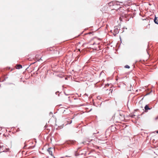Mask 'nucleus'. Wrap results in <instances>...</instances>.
I'll return each instance as SVG.
<instances>
[{
	"label": "nucleus",
	"mask_w": 158,
	"mask_h": 158,
	"mask_svg": "<svg viewBox=\"0 0 158 158\" xmlns=\"http://www.w3.org/2000/svg\"><path fill=\"white\" fill-rule=\"evenodd\" d=\"M95 44V43H94L93 44V45H94V44Z\"/></svg>",
	"instance_id": "obj_13"
},
{
	"label": "nucleus",
	"mask_w": 158,
	"mask_h": 158,
	"mask_svg": "<svg viewBox=\"0 0 158 158\" xmlns=\"http://www.w3.org/2000/svg\"><path fill=\"white\" fill-rule=\"evenodd\" d=\"M13 69H11V70H10V71H12Z\"/></svg>",
	"instance_id": "obj_11"
},
{
	"label": "nucleus",
	"mask_w": 158,
	"mask_h": 158,
	"mask_svg": "<svg viewBox=\"0 0 158 158\" xmlns=\"http://www.w3.org/2000/svg\"><path fill=\"white\" fill-rule=\"evenodd\" d=\"M6 134H5V136H6Z\"/></svg>",
	"instance_id": "obj_15"
},
{
	"label": "nucleus",
	"mask_w": 158,
	"mask_h": 158,
	"mask_svg": "<svg viewBox=\"0 0 158 158\" xmlns=\"http://www.w3.org/2000/svg\"><path fill=\"white\" fill-rule=\"evenodd\" d=\"M152 108V107H149L148 105H147L144 107L145 112H147L148 111V110H150Z\"/></svg>",
	"instance_id": "obj_5"
},
{
	"label": "nucleus",
	"mask_w": 158,
	"mask_h": 158,
	"mask_svg": "<svg viewBox=\"0 0 158 158\" xmlns=\"http://www.w3.org/2000/svg\"><path fill=\"white\" fill-rule=\"evenodd\" d=\"M116 4V5H114L112 10H115L117 12H118L120 15H122L123 14V11H124L123 9L120 7V6H122L123 2H119L118 1H115Z\"/></svg>",
	"instance_id": "obj_1"
},
{
	"label": "nucleus",
	"mask_w": 158,
	"mask_h": 158,
	"mask_svg": "<svg viewBox=\"0 0 158 158\" xmlns=\"http://www.w3.org/2000/svg\"><path fill=\"white\" fill-rule=\"evenodd\" d=\"M156 133H158V130L156 131Z\"/></svg>",
	"instance_id": "obj_14"
},
{
	"label": "nucleus",
	"mask_w": 158,
	"mask_h": 158,
	"mask_svg": "<svg viewBox=\"0 0 158 158\" xmlns=\"http://www.w3.org/2000/svg\"><path fill=\"white\" fill-rule=\"evenodd\" d=\"M15 67L16 69H19L22 68V66L20 64H17L16 65Z\"/></svg>",
	"instance_id": "obj_6"
},
{
	"label": "nucleus",
	"mask_w": 158,
	"mask_h": 158,
	"mask_svg": "<svg viewBox=\"0 0 158 158\" xmlns=\"http://www.w3.org/2000/svg\"><path fill=\"white\" fill-rule=\"evenodd\" d=\"M115 3H116L115 1H112V2H110L109 3H108V5L109 6L110 8L112 9L114 5H116V4H116Z\"/></svg>",
	"instance_id": "obj_2"
},
{
	"label": "nucleus",
	"mask_w": 158,
	"mask_h": 158,
	"mask_svg": "<svg viewBox=\"0 0 158 158\" xmlns=\"http://www.w3.org/2000/svg\"><path fill=\"white\" fill-rule=\"evenodd\" d=\"M6 134H5V136H6Z\"/></svg>",
	"instance_id": "obj_17"
},
{
	"label": "nucleus",
	"mask_w": 158,
	"mask_h": 158,
	"mask_svg": "<svg viewBox=\"0 0 158 158\" xmlns=\"http://www.w3.org/2000/svg\"><path fill=\"white\" fill-rule=\"evenodd\" d=\"M157 21H158V20L157 19V18L156 17H155V19H154V22L158 24V23L157 22Z\"/></svg>",
	"instance_id": "obj_8"
},
{
	"label": "nucleus",
	"mask_w": 158,
	"mask_h": 158,
	"mask_svg": "<svg viewBox=\"0 0 158 158\" xmlns=\"http://www.w3.org/2000/svg\"><path fill=\"white\" fill-rule=\"evenodd\" d=\"M54 148H50L48 149V151L49 153L52 156H53L52 152H54Z\"/></svg>",
	"instance_id": "obj_4"
},
{
	"label": "nucleus",
	"mask_w": 158,
	"mask_h": 158,
	"mask_svg": "<svg viewBox=\"0 0 158 158\" xmlns=\"http://www.w3.org/2000/svg\"><path fill=\"white\" fill-rule=\"evenodd\" d=\"M91 34V32H89V33H88L87 34Z\"/></svg>",
	"instance_id": "obj_12"
},
{
	"label": "nucleus",
	"mask_w": 158,
	"mask_h": 158,
	"mask_svg": "<svg viewBox=\"0 0 158 158\" xmlns=\"http://www.w3.org/2000/svg\"><path fill=\"white\" fill-rule=\"evenodd\" d=\"M110 90H111V93H112V90H111V89H110Z\"/></svg>",
	"instance_id": "obj_10"
},
{
	"label": "nucleus",
	"mask_w": 158,
	"mask_h": 158,
	"mask_svg": "<svg viewBox=\"0 0 158 158\" xmlns=\"http://www.w3.org/2000/svg\"><path fill=\"white\" fill-rule=\"evenodd\" d=\"M6 134H5V136H6Z\"/></svg>",
	"instance_id": "obj_16"
},
{
	"label": "nucleus",
	"mask_w": 158,
	"mask_h": 158,
	"mask_svg": "<svg viewBox=\"0 0 158 158\" xmlns=\"http://www.w3.org/2000/svg\"><path fill=\"white\" fill-rule=\"evenodd\" d=\"M0 148H3L2 149L3 150V152H7L9 150V149L6 148L5 146H4H4L2 144H0Z\"/></svg>",
	"instance_id": "obj_3"
},
{
	"label": "nucleus",
	"mask_w": 158,
	"mask_h": 158,
	"mask_svg": "<svg viewBox=\"0 0 158 158\" xmlns=\"http://www.w3.org/2000/svg\"><path fill=\"white\" fill-rule=\"evenodd\" d=\"M72 122V121L71 120H69V121H67L66 123H65V125H66L68 124H70Z\"/></svg>",
	"instance_id": "obj_7"
},
{
	"label": "nucleus",
	"mask_w": 158,
	"mask_h": 158,
	"mask_svg": "<svg viewBox=\"0 0 158 158\" xmlns=\"http://www.w3.org/2000/svg\"><path fill=\"white\" fill-rule=\"evenodd\" d=\"M125 67L126 68H127V69H129L130 67V66L128 65H126L125 66Z\"/></svg>",
	"instance_id": "obj_9"
}]
</instances>
